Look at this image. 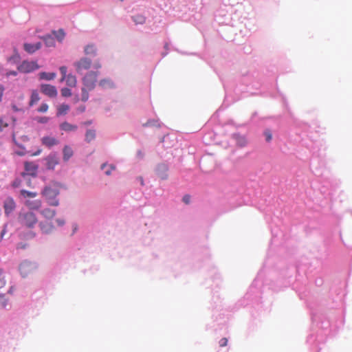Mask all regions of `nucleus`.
Segmentation results:
<instances>
[{
    "label": "nucleus",
    "instance_id": "3c124183",
    "mask_svg": "<svg viewBox=\"0 0 352 352\" xmlns=\"http://www.w3.org/2000/svg\"><path fill=\"white\" fill-rule=\"evenodd\" d=\"M151 124H151V122L148 121V122H147L144 124V126H150V125H151Z\"/></svg>",
    "mask_w": 352,
    "mask_h": 352
},
{
    "label": "nucleus",
    "instance_id": "a18cd8bd",
    "mask_svg": "<svg viewBox=\"0 0 352 352\" xmlns=\"http://www.w3.org/2000/svg\"><path fill=\"white\" fill-rule=\"evenodd\" d=\"M41 149L37 150L35 153H34L32 155V156H36L38 155L41 153Z\"/></svg>",
    "mask_w": 352,
    "mask_h": 352
},
{
    "label": "nucleus",
    "instance_id": "f8f14e48",
    "mask_svg": "<svg viewBox=\"0 0 352 352\" xmlns=\"http://www.w3.org/2000/svg\"><path fill=\"white\" fill-rule=\"evenodd\" d=\"M41 143L46 147L51 148L59 144V141L54 137L44 136L41 138Z\"/></svg>",
    "mask_w": 352,
    "mask_h": 352
},
{
    "label": "nucleus",
    "instance_id": "9b49d317",
    "mask_svg": "<svg viewBox=\"0 0 352 352\" xmlns=\"http://www.w3.org/2000/svg\"><path fill=\"white\" fill-rule=\"evenodd\" d=\"M34 267L30 262H23L20 265L19 270L23 276H26L28 274L31 273Z\"/></svg>",
    "mask_w": 352,
    "mask_h": 352
},
{
    "label": "nucleus",
    "instance_id": "aec40b11",
    "mask_svg": "<svg viewBox=\"0 0 352 352\" xmlns=\"http://www.w3.org/2000/svg\"><path fill=\"white\" fill-rule=\"evenodd\" d=\"M39 100H40V97H39L38 91L36 90H33L32 91L29 105L30 107L33 106L34 104L37 103L39 101Z\"/></svg>",
    "mask_w": 352,
    "mask_h": 352
},
{
    "label": "nucleus",
    "instance_id": "dca6fc26",
    "mask_svg": "<svg viewBox=\"0 0 352 352\" xmlns=\"http://www.w3.org/2000/svg\"><path fill=\"white\" fill-rule=\"evenodd\" d=\"M72 148L67 145H65L63 149V159L64 161H68L73 155Z\"/></svg>",
    "mask_w": 352,
    "mask_h": 352
},
{
    "label": "nucleus",
    "instance_id": "6e6552de",
    "mask_svg": "<svg viewBox=\"0 0 352 352\" xmlns=\"http://www.w3.org/2000/svg\"><path fill=\"white\" fill-rule=\"evenodd\" d=\"M46 162V168L48 170H54L55 166L58 164L59 159L56 154L51 153L45 158Z\"/></svg>",
    "mask_w": 352,
    "mask_h": 352
},
{
    "label": "nucleus",
    "instance_id": "5701e85b",
    "mask_svg": "<svg viewBox=\"0 0 352 352\" xmlns=\"http://www.w3.org/2000/svg\"><path fill=\"white\" fill-rule=\"evenodd\" d=\"M20 194L23 198H34L37 196V192L26 190H21Z\"/></svg>",
    "mask_w": 352,
    "mask_h": 352
},
{
    "label": "nucleus",
    "instance_id": "9d476101",
    "mask_svg": "<svg viewBox=\"0 0 352 352\" xmlns=\"http://www.w3.org/2000/svg\"><path fill=\"white\" fill-rule=\"evenodd\" d=\"M24 168L25 170L26 171V173H23V176H25L26 174L32 176H36L38 170V165L36 164L34 162H25L24 163Z\"/></svg>",
    "mask_w": 352,
    "mask_h": 352
},
{
    "label": "nucleus",
    "instance_id": "ea45409f",
    "mask_svg": "<svg viewBox=\"0 0 352 352\" xmlns=\"http://www.w3.org/2000/svg\"><path fill=\"white\" fill-rule=\"evenodd\" d=\"M20 185H21V180L19 179H16L15 180H14L12 184V186L14 187V188H17Z\"/></svg>",
    "mask_w": 352,
    "mask_h": 352
},
{
    "label": "nucleus",
    "instance_id": "f3484780",
    "mask_svg": "<svg viewBox=\"0 0 352 352\" xmlns=\"http://www.w3.org/2000/svg\"><path fill=\"white\" fill-rule=\"evenodd\" d=\"M25 206L32 210H38L41 206V202L39 200L30 201L26 200L25 203Z\"/></svg>",
    "mask_w": 352,
    "mask_h": 352
},
{
    "label": "nucleus",
    "instance_id": "20e7f679",
    "mask_svg": "<svg viewBox=\"0 0 352 352\" xmlns=\"http://www.w3.org/2000/svg\"><path fill=\"white\" fill-rule=\"evenodd\" d=\"M98 72H90L87 73L82 78L84 87L91 91L94 89L97 80Z\"/></svg>",
    "mask_w": 352,
    "mask_h": 352
},
{
    "label": "nucleus",
    "instance_id": "e433bc0d",
    "mask_svg": "<svg viewBox=\"0 0 352 352\" xmlns=\"http://www.w3.org/2000/svg\"><path fill=\"white\" fill-rule=\"evenodd\" d=\"M48 110V105L46 103H43L38 109V111L40 113H45Z\"/></svg>",
    "mask_w": 352,
    "mask_h": 352
},
{
    "label": "nucleus",
    "instance_id": "864d4df0",
    "mask_svg": "<svg viewBox=\"0 0 352 352\" xmlns=\"http://www.w3.org/2000/svg\"><path fill=\"white\" fill-rule=\"evenodd\" d=\"M96 68H100V65H96Z\"/></svg>",
    "mask_w": 352,
    "mask_h": 352
},
{
    "label": "nucleus",
    "instance_id": "412c9836",
    "mask_svg": "<svg viewBox=\"0 0 352 352\" xmlns=\"http://www.w3.org/2000/svg\"><path fill=\"white\" fill-rule=\"evenodd\" d=\"M70 107L68 104H62L57 109V116L66 115Z\"/></svg>",
    "mask_w": 352,
    "mask_h": 352
},
{
    "label": "nucleus",
    "instance_id": "603ef678",
    "mask_svg": "<svg viewBox=\"0 0 352 352\" xmlns=\"http://www.w3.org/2000/svg\"><path fill=\"white\" fill-rule=\"evenodd\" d=\"M12 289H13V287H11L10 288V289H9L8 292H9L10 294H12Z\"/></svg>",
    "mask_w": 352,
    "mask_h": 352
},
{
    "label": "nucleus",
    "instance_id": "5fc2aeb1",
    "mask_svg": "<svg viewBox=\"0 0 352 352\" xmlns=\"http://www.w3.org/2000/svg\"><path fill=\"white\" fill-rule=\"evenodd\" d=\"M91 124V122H85V124Z\"/></svg>",
    "mask_w": 352,
    "mask_h": 352
},
{
    "label": "nucleus",
    "instance_id": "4c0bfd02",
    "mask_svg": "<svg viewBox=\"0 0 352 352\" xmlns=\"http://www.w3.org/2000/svg\"><path fill=\"white\" fill-rule=\"evenodd\" d=\"M264 134H265V138H266V141L267 142L271 141V140L272 138L271 132L270 131H265Z\"/></svg>",
    "mask_w": 352,
    "mask_h": 352
},
{
    "label": "nucleus",
    "instance_id": "37998d69",
    "mask_svg": "<svg viewBox=\"0 0 352 352\" xmlns=\"http://www.w3.org/2000/svg\"><path fill=\"white\" fill-rule=\"evenodd\" d=\"M3 91H4V87L2 85H0V102L2 100Z\"/></svg>",
    "mask_w": 352,
    "mask_h": 352
},
{
    "label": "nucleus",
    "instance_id": "7ed1b4c3",
    "mask_svg": "<svg viewBox=\"0 0 352 352\" xmlns=\"http://www.w3.org/2000/svg\"><path fill=\"white\" fill-rule=\"evenodd\" d=\"M56 225L53 223L52 220H47L41 221L39 223V227L42 232L45 234L51 233L56 227H61L65 224V220L63 219H57L55 221Z\"/></svg>",
    "mask_w": 352,
    "mask_h": 352
},
{
    "label": "nucleus",
    "instance_id": "58836bf2",
    "mask_svg": "<svg viewBox=\"0 0 352 352\" xmlns=\"http://www.w3.org/2000/svg\"><path fill=\"white\" fill-rule=\"evenodd\" d=\"M182 201L186 204H188L190 202V196L189 195H185L183 197Z\"/></svg>",
    "mask_w": 352,
    "mask_h": 352
},
{
    "label": "nucleus",
    "instance_id": "c756f323",
    "mask_svg": "<svg viewBox=\"0 0 352 352\" xmlns=\"http://www.w3.org/2000/svg\"><path fill=\"white\" fill-rule=\"evenodd\" d=\"M101 168L104 170V173L107 175H111L112 170H113L115 168H114V166H113L111 165L107 166V165L106 164H103L101 166Z\"/></svg>",
    "mask_w": 352,
    "mask_h": 352
},
{
    "label": "nucleus",
    "instance_id": "39448f33",
    "mask_svg": "<svg viewBox=\"0 0 352 352\" xmlns=\"http://www.w3.org/2000/svg\"><path fill=\"white\" fill-rule=\"evenodd\" d=\"M39 68L36 61L23 60L17 67V70L21 73H30Z\"/></svg>",
    "mask_w": 352,
    "mask_h": 352
},
{
    "label": "nucleus",
    "instance_id": "7c9ffc66",
    "mask_svg": "<svg viewBox=\"0 0 352 352\" xmlns=\"http://www.w3.org/2000/svg\"><path fill=\"white\" fill-rule=\"evenodd\" d=\"M59 69H60V74L62 75V77L60 78V82H63L65 80V78H66V77L68 76L67 74V68L65 66H62L60 67Z\"/></svg>",
    "mask_w": 352,
    "mask_h": 352
},
{
    "label": "nucleus",
    "instance_id": "6ab92c4d",
    "mask_svg": "<svg viewBox=\"0 0 352 352\" xmlns=\"http://www.w3.org/2000/svg\"><path fill=\"white\" fill-rule=\"evenodd\" d=\"M65 80L66 81L67 85L71 87H76L77 83L76 76L72 74H68L66 78H65Z\"/></svg>",
    "mask_w": 352,
    "mask_h": 352
},
{
    "label": "nucleus",
    "instance_id": "c85d7f7f",
    "mask_svg": "<svg viewBox=\"0 0 352 352\" xmlns=\"http://www.w3.org/2000/svg\"><path fill=\"white\" fill-rule=\"evenodd\" d=\"M96 52V48L94 45H87L85 47V53L86 54H95Z\"/></svg>",
    "mask_w": 352,
    "mask_h": 352
},
{
    "label": "nucleus",
    "instance_id": "f03ea898",
    "mask_svg": "<svg viewBox=\"0 0 352 352\" xmlns=\"http://www.w3.org/2000/svg\"><path fill=\"white\" fill-rule=\"evenodd\" d=\"M18 221L22 227L32 228L37 224L38 219L35 213L32 211H27L19 213Z\"/></svg>",
    "mask_w": 352,
    "mask_h": 352
},
{
    "label": "nucleus",
    "instance_id": "2eb2a0df",
    "mask_svg": "<svg viewBox=\"0 0 352 352\" xmlns=\"http://www.w3.org/2000/svg\"><path fill=\"white\" fill-rule=\"evenodd\" d=\"M60 129L66 132L75 131L78 126L75 124H72L67 122H63L60 124Z\"/></svg>",
    "mask_w": 352,
    "mask_h": 352
},
{
    "label": "nucleus",
    "instance_id": "f704fd0d",
    "mask_svg": "<svg viewBox=\"0 0 352 352\" xmlns=\"http://www.w3.org/2000/svg\"><path fill=\"white\" fill-rule=\"evenodd\" d=\"M61 95L63 97H69L72 96V91L69 89L65 87L61 89Z\"/></svg>",
    "mask_w": 352,
    "mask_h": 352
},
{
    "label": "nucleus",
    "instance_id": "8fccbe9b",
    "mask_svg": "<svg viewBox=\"0 0 352 352\" xmlns=\"http://www.w3.org/2000/svg\"><path fill=\"white\" fill-rule=\"evenodd\" d=\"M160 177L162 178V179H166L167 177V175L165 174L164 175L162 173V175H160Z\"/></svg>",
    "mask_w": 352,
    "mask_h": 352
},
{
    "label": "nucleus",
    "instance_id": "c03bdc74",
    "mask_svg": "<svg viewBox=\"0 0 352 352\" xmlns=\"http://www.w3.org/2000/svg\"><path fill=\"white\" fill-rule=\"evenodd\" d=\"M77 110L78 112L82 113L85 111V106L82 105V106L79 107Z\"/></svg>",
    "mask_w": 352,
    "mask_h": 352
},
{
    "label": "nucleus",
    "instance_id": "f257e3e1",
    "mask_svg": "<svg viewBox=\"0 0 352 352\" xmlns=\"http://www.w3.org/2000/svg\"><path fill=\"white\" fill-rule=\"evenodd\" d=\"M47 203L52 206H57L59 204L58 200L56 199L59 194L58 186L56 184L45 186L41 192Z\"/></svg>",
    "mask_w": 352,
    "mask_h": 352
},
{
    "label": "nucleus",
    "instance_id": "1a4fd4ad",
    "mask_svg": "<svg viewBox=\"0 0 352 352\" xmlns=\"http://www.w3.org/2000/svg\"><path fill=\"white\" fill-rule=\"evenodd\" d=\"M4 212L8 216L16 208V203L12 197H7L3 203Z\"/></svg>",
    "mask_w": 352,
    "mask_h": 352
},
{
    "label": "nucleus",
    "instance_id": "ddd939ff",
    "mask_svg": "<svg viewBox=\"0 0 352 352\" xmlns=\"http://www.w3.org/2000/svg\"><path fill=\"white\" fill-rule=\"evenodd\" d=\"M24 50L29 54H33L41 47V43L40 42L35 44L25 43Z\"/></svg>",
    "mask_w": 352,
    "mask_h": 352
},
{
    "label": "nucleus",
    "instance_id": "4be33fe9",
    "mask_svg": "<svg viewBox=\"0 0 352 352\" xmlns=\"http://www.w3.org/2000/svg\"><path fill=\"white\" fill-rule=\"evenodd\" d=\"M21 60V56L17 52V50L15 49L14 52L12 56L8 58V60L13 64L18 63Z\"/></svg>",
    "mask_w": 352,
    "mask_h": 352
},
{
    "label": "nucleus",
    "instance_id": "b1692460",
    "mask_svg": "<svg viewBox=\"0 0 352 352\" xmlns=\"http://www.w3.org/2000/svg\"><path fill=\"white\" fill-rule=\"evenodd\" d=\"M56 74L54 72L47 73V72H41L39 74L41 79H45L47 80H53L55 78Z\"/></svg>",
    "mask_w": 352,
    "mask_h": 352
},
{
    "label": "nucleus",
    "instance_id": "a878e982",
    "mask_svg": "<svg viewBox=\"0 0 352 352\" xmlns=\"http://www.w3.org/2000/svg\"><path fill=\"white\" fill-rule=\"evenodd\" d=\"M96 138V131L92 129H89L87 131L85 134V140L87 142H90L94 140Z\"/></svg>",
    "mask_w": 352,
    "mask_h": 352
},
{
    "label": "nucleus",
    "instance_id": "4468645a",
    "mask_svg": "<svg viewBox=\"0 0 352 352\" xmlns=\"http://www.w3.org/2000/svg\"><path fill=\"white\" fill-rule=\"evenodd\" d=\"M41 214L47 220H52L56 215V210L50 208H44L40 212Z\"/></svg>",
    "mask_w": 352,
    "mask_h": 352
},
{
    "label": "nucleus",
    "instance_id": "a211bd4d",
    "mask_svg": "<svg viewBox=\"0 0 352 352\" xmlns=\"http://www.w3.org/2000/svg\"><path fill=\"white\" fill-rule=\"evenodd\" d=\"M113 82L111 79L104 78L99 82V86L102 89H109L113 87Z\"/></svg>",
    "mask_w": 352,
    "mask_h": 352
},
{
    "label": "nucleus",
    "instance_id": "2f4dec72",
    "mask_svg": "<svg viewBox=\"0 0 352 352\" xmlns=\"http://www.w3.org/2000/svg\"><path fill=\"white\" fill-rule=\"evenodd\" d=\"M8 122L3 117H0V131L8 126Z\"/></svg>",
    "mask_w": 352,
    "mask_h": 352
},
{
    "label": "nucleus",
    "instance_id": "393cba45",
    "mask_svg": "<svg viewBox=\"0 0 352 352\" xmlns=\"http://www.w3.org/2000/svg\"><path fill=\"white\" fill-rule=\"evenodd\" d=\"M52 34L56 36L58 41H62L65 36V33L63 29H59L58 31L53 30Z\"/></svg>",
    "mask_w": 352,
    "mask_h": 352
},
{
    "label": "nucleus",
    "instance_id": "0eeeda50",
    "mask_svg": "<svg viewBox=\"0 0 352 352\" xmlns=\"http://www.w3.org/2000/svg\"><path fill=\"white\" fill-rule=\"evenodd\" d=\"M41 91L43 94H45L50 98H55L58 94L56 88L54 85H51L49 84L41 85Z\"/></svg>",
    "mask_w": 352,
    "mask_h": 352
},
{
    "label": "nucleus",
    "instance_id": "49530a36",
    "mask_svg": "<svg viewBox=\"0 0 352 352\" xmlns=\"http://www.w3.org/2000/svg\"><path fill=\"white\" fill-rule=\"evenodd\" d=\"M3 296H0V307H4V305L3 303Z\"/></svg>",
    "mask_w": 352,
    "mask_h": 352
},
{
    "label": "nucleus",
    "instance_id": "423d86ee",
    "mask_svg": "<svg viewBox=\"0 0 352 352\" xmlns=\"http://www.w3.org/2000/svg\"><path fill=\"white\" fill-rule=\"evenodd\" d=\"M76 72L82 74L84 71L88 70L91 66V60L88 58H82L74 63Z\"/></svg>",
    "mask_w": 352,
    "mask_h": 352
},
{
    "label": "nucleus",
    "instance_id": "de8ad7c7",
    "mask_svg": "<svg viewBox=\"0 0 352 352\" xmlns=\"http://www.w3.org/2000/svg\"><path fill=\"white\" fill-rule=\"evenodd\" d=\"M4 233H5V230L3 229V230H2L1 231V236H0V239H1V238H2V236H3V234H4Z\"/></svg>",
    "mask_w": 352,
    "mask_h": 352
},
{
    "label": "nucleus",
    "instance_id": "79ce46f5",
    "mask_svg": "<svg viewBox=\"0 0 352 352\" xmlns=\"http://www.w3.org/2000/svg\"><path fill=\"white\" fill-rule=\"evenodd\" d=\"M16 75H17V72H16V71H10L6 73L7 76H16Z\"/></svg>",
    "mask_w": 352,
    "mask_h": 352
},
{
    "label": "nucleus",
    "instance_id": "72a5a7b5",
    "mask_svg": "<svg viewBox=\"0 0 352 352\" xmlns=\"http://www.w3.org/2000/svg\"><path fill=\"white\" fill-rule=\"evenodd\" d=\"M6 283V280L3 274V272L1 269H0V289L5 286Z\"/></svg>",
    "mask_w": 352,
    "mask_h": 352
},
{
    "label": "nucleus",
    "instance_id": "09e8293b",
    "mask_svg": "<svg viewBox=\"0 0 352 352\" xmlns=\"http://www.w3.org/2000/svg\"><path fill=\"white\" fill-rule=\"evenodd\" d=\"M12 109H13L15 111H19V109H18L15 105H13V106H12Z\"/></svg>",
    "mask_w": 352,
    "mask_h": 352
},
{
    "label": "nucleus",
    "instance_id": "c9c22d12",
    "mask_svg": "<svg viewBox=\"0 0 352 352\" xmlns=\"http://www.w3.org/2000/svg\"><path fill=\"white\" fill-rule=\"evenodd\" d=\"M35 120H36L38 123L45 124V123H47V122L49 121V118L45 117V116H43V117H37V118H35Z\"/></svg>",
    "mask_w": 352,
    "mask_h": 352
},
{
    "label": "nucleus",
    "instance_id": "cd10ccee",
    "mask_svg": "<svg viewBox=\"0 0 352 352\" xmlns=\"http://www.w3.org/2000/svg\"><path fill=\"white\" fill-rule=\"evenodd\" d=\"M133 20L135 24H144L146 21V17L141 14H138L133 16Z\"/></svg>",
    "mask_w": 352,
    "mask_h": 352
},
{
    "label": "nucleus",
    "instance_id": "473e14b6",
    "mask_svg": "<svg viewBox=\"0 0 352 352\" xmlns=\"http://www.w3.org/2000/svg\"><path fill=\"white\" fill-rule=\"evenodd\" d=\"M88 89L85 87L82 88V100L86 102L89 98Z\"/></svg>",
    "mask_w": 352,
    "mask_h": 352
},
{
    "label": "nucleus",
    "instance_id": "a19ab883",
    "mask_svg": "<svg viewBox=\"0 0 352 352\" xmlns=\"http://www.w3.org/2000/svg\"><path fill=\"white\" fill-rule=\"evenodd\" d=\"M168 170V168L166 165H160L158 166V171H163L164 173H166Z\"/></svg>",
    "mask_w": 352,
    "mask_h": 352
},
{
    "label": "nucleus",
    "instance_id": "bb28decb",
    "mask_svg": "<svg viewBox=\"0 0 352 352\" xmlns=\"http://www.w3.org/2000/svg\"><path fill=\"white\" fill-rule=\"evenodd\" d=\"M43 40L45 43V45L48 47H53L55 45L54 38L50 35H47L43 36Z\"/></svg>",
    "mask_w": 352,
    "mask_h": 352
}]
</instances>
